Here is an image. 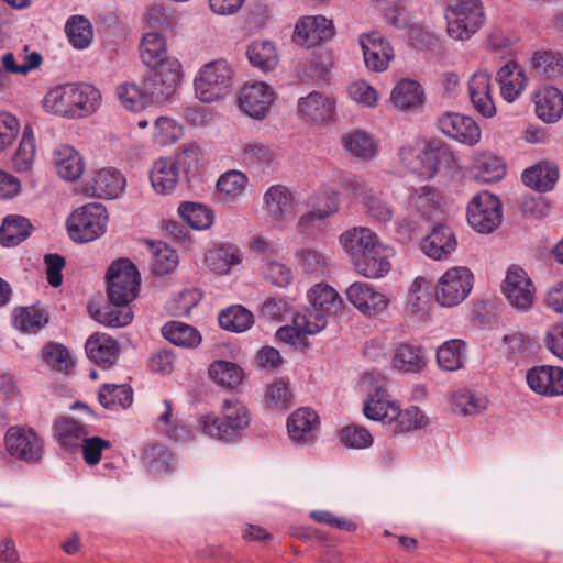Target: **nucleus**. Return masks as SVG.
Returning <instances> with one entry per match:
<instances>
[{
    "mask_svg": "<svg viewBox=\"0 0 563 563\" xmlns=\"http://www.w3.org/2000/svg\"><path fill=\"white\" fill-rule=\"evenodd\" d=\"M101 95L88 84H67L52 89L44 98V106L55 114L82 118L95 112Z\"/></svg>",
    "mask_w": 563,
    "mask_h": 563,
    "instance_id": "obj_1",
    "label": "nucleus"
},
{
    "mask_svg": "<svg viewBox=\"0 0 563 563\" xmlns=\"http://www.w3.org/2000/svg\"><path fill=\"white\" fill-rule=\"evenodd\" d=\"M401 162L413 172L432 178L441 167H450L454 156L440 141L404 145L399 151Z\"/></svg>",
    "mask_w": 563,
    "mask_h": 563,
    "instance_id": "obj_2",
    "label": "nucleus"
},
{
    "mask_svg": "<svg viewBox=\"0 0 563 563\" xmlns=\"http://www.w3.org/2000/svg\"><path fill=\"white\" fill-rule=\"evenodd\" d=\"M448 35L457 41L468 40L484 23L479 0H444Z\"/></svg>",
    "mask_w": 563,
    "mask_h": 563,
    "instance_id": "obj_3",
    "label": "nucleus"
},
{
    "mask_svg": "<svg viewBox=\"0 0 563 563\" xmlns=\"http://www.w3.org/2000/svg\"><path fill=\"white\" fill-rule=\"evenodd\" d=\"M250 421L249 412L242 402L225 400L221 417L208 415L202 418L201 423L206 433L228 442L234 440Z\"/></svg>",
    "mask_w": 563,
    "mask_h": 563,
    "instance_id": "obj_4",
    "label": "nucleus"
},
{
    "mask_svg": "<svg viewBox=\"0 0 563 563\" xmlns=\"http://www.w3.org/2000/svg\"><path fill=\"white\" fill-rule=\"evenodd\" d=\"M233 70L224 59L206 64L195 79L196 95L202 102H213L227 96L232 87Z\"/></svg>",
    "mask_w": 563,
    "mask_h": 563,
    "instance_id": "obj_5",
    "label": "nucleus"
},
{
    "mask_svg": "<svg viewBox=\"0 0 563 563\" xmlns=\"http://www.w3.org/2000/svg\"><path fill=\"white\" fill-rule=\"evenodd\" d=\"M140 284L141 275L129 260L120 258L107 271V295L112 302L130 305L137 296Z\"/></svg>",
    "mask_w": 563,
    "mask_h": 563,
    "instance_id": "obj_6",
    "label": "nucleus"
},
{
    "mask_svg": "<svg viewBox=\"0 0 563 563\" xmlns=\"http://www.w3.org/2000/svg\"><path fill=\"white\" fill-rule=\"evenodd\" d=\"M108 213L101 203H88L77 209L67 220V230L73 241L88 243L106 232Z\"/></svg>",
    "mask_w": 563,
    "mask_h": 563,
    "instance_id": "obj_7",
    "label": "nucleus"
},
{
    "mask_svg": "<svg viewBox=\"0 0 563 563\" xmlns=\"http://www.w3.org/2000/svg\"><path fill=\"white\" fill-rule=\"evenodd\" d=\"M501 219V202L495 195L482 191L468 202L467 221L477 232H493L500 225Z\"/></svg>",
    "mask_w": 563,
    "mask_h": 563,
    "instance_id": "obj_8",
    "label": "nucleus"
},
{
    "mask_svg": "<svg viewBox=\"0 0 563 563\" xmlns=\"http://www.w3.org/2000/svg\"><path fill=\"white\" fill-rule=\"evenodd\" d=\"M473 274L464 266L448 269L439 279L435 299L443 307H454L461 303L473 288Z\"/></svg>",
    "mask_w": 563,
    "mask_h": 563,
    "instance_id": "obj_9",
    "label": "nucleus"
},
{
    "mask_svg": "<svg viewBox=\"0 0 563 563\" xmlns=\"http://www.w3.org/2000/svg\"><path fill=\"white\" fill-rule=\"evenodd\" d=\"M180 78V63L177 59L165 62L161 67L151 68V73L144 78L145 93L152 102L165 101L176 91Z\"/></svg>",
    "mask_w": 563,
    "mask_h": 563,
    "instance_id": "obj_10",
    "label": "nucleus"
},
{
    "mask_svg": "<svg viewBox=\"0 0 563 563\" xmlns=\"http://www.w3.org/2000/svg\"><path fill=\"white\" fill-rule=\"evenodd\" d=\"M8 453L27 464H36L43 457V441L31 428L10 427L4 435Z\"/></svg>",
    "mask_w": 563,
    "mask_h": 563,
    "instance_id": "obj_11",
    "label": "nucleus"
},
{
    "mask_svg": "<svg viewBox=\"0 0 563 563\" xmlns=\"http://www.w3.org/2000/svg\"><path fill=\"white\" fill-rule=\"evenodd\" d=\"M503 291L509 303L518 310H528L534 299L532 282L519 266H511L508 269Z\"/></svg>",
    "mask_w": 563,
    "mask_h": 563,
    "instance_id": "obj_12",
    "label": "nucleus"
},
{
    "mask_svg": "<svg viewBox=\"0 0 563 563\" xmlns=\"http://www.w3.org/2000/svg\"><path fill=\"white\" fill-rule=\"evenodd\" d=\"M360 45L364 63L369 70L382 73L387 69L389 62L394 58V48L379 32L362 34Z\"/></svg>",
    "mask_w": 563,
    "mask_h": 563,
    "instance_id": "obj_13",
    "label": "nucleus"
},
{
    "mask_svg": "<svg viewBox=\"0 0 563 563\" xmlns=\"http://www.w3.org/2000/svg\"><path fill=\"white\" fill-rule=\"evenodd\" d=\"M349 301L364 316L373 317L382 313L389 303L388 297L376 291L369 284L356 282L346 289Z\"/></svg>",
    "mask_w": 563,
    "mask_h": 563,
    "instance_id": "obj_14",
    "label": "nucleus"
},
{
    "mask_svg": "<svg viewBox=\"0 0 563 563\" xmlns=\"http://www.w3.org/2000/svg\"><path fill=\"white\" fill-rule=\"evenodd\" d=\"M272 103L273 90L265 82L246 85L239 95L241 110L256 120L265 118Z\"/></svg>",
    "mask_w": 563,
    "mask_h": 563,
    "instance_id": "obj_15",
    "label": "nucleus"
},
{
    "mask_svg": "<svg viewBox=\"0 0 563 563\" xmlns=\"http://www.w3.org/2000/svg\"><path fill=\"white\" fill-rule=\"evenodd\" d=\"M440 131L462 143L473 145L479 141L481 130L474 120L459 113L449 112L438 120Z\"/></svg>",
    "mask_w": 563,
    "mask_h": 563,
    "instance_id": "obj_16",
    "label": "nucleus"
},
{
    "mask_svg": "<svg viewBox=\"0 0 563 563\" xmlns=\"http://www.w3.org/2000/svg\"><path fill=\"white\" fill-rule=\"evenodd\" d=\"M457 241L453 230L443 223H438L424 236L420 246L422 252L433 260H446L456 249Z\"/></svg>",
    "mask_w": 563,
    "mask_h": 563,
    "instance_id": "obj_17",
    "label": "nucleus"
},
{
    "mask_svg": "<svg viewBox=\"0 0 563 563\" xmlns=\"http://www.w3.org/2000/svg\"><path fill=\"white\" fill-rule=\"evenodd\" d=\"M389 250L377 242L363 254H357L353 265L356 272L367 278H380L390 271Z\"/></svg>",
    "mask_w": 563,
    "mask_h": 563,
    "instance_id": "obj_18",
    "label": "nucleus"
},
{
    "mask_svg": "<svg viewBox=\"0 0 563 563\" xmlns=\"http://www.w3.org/2000/svg\"><path fill=\"white\" fill-rule=\"evenodd\" d=\"M363 412L371 420L391 423L400 416V408L390 400L387 390L383 386H378L373 394H368Z\"/></svg>",
    "mask_w": 563,
    "mask_h": 563,
    "instance_id": "obj_19",
    "label": "nucleus"
},
{
    "mask_svg": "<svg viewBox=\"0 0 563 563\" xmlns=\"http://www.w3.org/2000/svg\"><path fill=\"white\" fill-rule=\"evenodd\" d=\"M496 80L499 84L503 98L511 102L523 91L527 77L516 62L509 60L499 68Z\"/></svg>",
    "mask_w": 563,
    "mask_h": 563,
    "instance_id": "obj_20",
    "label": "nucleus"
},
{
    "mask_svg": "<svg viewBox=\"0 0 563 563\" xmlns=\"http://www.w3.org/2000/svg\"><path fill=\"white\" fill-rule=\"evenodd\" d=\"M86 352L93 363L109 368L118 360L120 346L111 336L96 333L88 339Z\"/></svg>",
    "mask_w": 563,
    "mask_h": 563,
    "instance_id": "obj_21",
    "label": "nucleus"
},
{
    "mask_svg": "<svg viewBox=\"0 0 563 563\" xmlns=\"http://www.w3.org/2000/svg\"><path fill=\"white\" fill-rule=\"evenodd\" d=\"M319 416L309 408L296 410L287 421L289 437L296 442H309L314 438Z\"/></svg>",
    "mask_w": 563,
    "mask_h": 563,
    "instance_id": "obj_22",
    "label": "nucleus"
},
{
    "mask_svg": "<svg viewBox=\"0 0 563 563\" xmlns=\"http://www.w3.org/2000/svg\"><path fill=\"white\" fill-rule=\"evenodd\" d=\"M299 113L316 123H321L332 119L334 102L318 91L310 92L307 97L299 100Z\"/></svg>",
    "mask_w": 563,
    "mask_h": 563,
    "instance_id": "obj_23",
    "label": "nucleus"
},
{
    "mask_svg": "<svg viewBox=\"0 0 563 563\" xmlns=\"http://www.w3.org/2000/svg\"><path fill=\"white\" fill-rule=\"evenodd\" d=\"M91 317L108 327L120 328L129 324L133 318V312L129 305L117 303L108 299V302L95 309L92 305L88 306Z\"/></svg>",
    "mask_w": 563,
    "mask_h": 563,
    "instance_id": "obj_24",
    "label": "nucleus"
},
{
    "mask_svg": "<svg viewBox=\"0 0 563 563\" xmlns=\"http://www.w3.org/2000/svg\"><path fill=\"white\" fill-rule=\"evenodd\" d=\"M87 433L81 423L68 417H62L54 423L55 439L63 449L68 451L78 449Z\"/></svg>",
    "mask_w": 563,
    "mask_h": 563,
    "instance_id": "obj_25",
    "label": "nucleus"
},
{
    "mask_svg": "<svg viewBox=\"0 0 563 563\" xmlns=\"http://www.w3.org/2000/svg\"><path fill=\"white\" fill-rule=\"evenodd\" d=\"M54 164L57 174L65 180H75L84 172V161L71 146H62L54 151Z\"/></svg>",
    "mask_w": 563,
    "mask_h": 563,
    "instance_id": "obj_26",
    "label": "nucleus"
},
{
    "mask_svg": "<svg viewBox=\"0 0 563 563\" xmlns=\"http://www.w3.org/2000/svg\"><path fill=\"white\" fill-rule=\"evenodd\" d=\"M32 229L31 222L25 217L7 216L0 227V244L7 247L16 246L30 236Z\"/></svg>",
    "mask_w": 563,
    "mask_h": 563,
    "instance_id": "obj_27",
    "label": "nucleus"
},
{
    "mask_svg": "<svg viewBox=\"0 0 563 563\" xmlns=\"http://www.w3.org/2000/svg\"><path fill=\"white\" fill-rule=\"evenodd\" d=\"M125 186L124 177L113 168H103L96 173L91 185L92 195L100 198H117Z\"/></svg>",
    "mask_w": 563,
    "mask_h": 563,
    "instance_id": "obj_28",
    "label": "nucleus"
},
{
    "mask_svg": "<svg viewBox=\"0 0 563 563\" xmlns=\"http://www.w3.org/2000/svg\"><path fill=\"white\" fill-rule=\"evenodd\" d=\"M242 254L236 245L223 243L206 254V263L217 274H227L234 265L240 264Z\"/></svg>",
    "mask_w": 563,
    "mask_h": 563,
    "instance_id": "obj_29",
    "label": "nucleus"
},
{
    "mask_svg": "<svg viewBox=\"0 0 563 563\" xmlns=\"http://www.w3.org/2000/svg\"><path fill=\"white\" fill-rule=\"evenodd\" d=\"M559 178V170L555 166L548 163H540L530 168L525 169L521 179L522 183L539 191L545 192L551 190Z\"/></svg>",
    "mask_w": 563,
    "mask_h": 563,
    "instance_id": "obj_30",
    "label": "nucleus"
},
{
    "mask_svg": "<svg viewBox=\"0 0 563 563\" xmlns=\"http://www.w3.org/2000/svg\"><path fill=\"white\" fill-rule=\"evenodd\" d=\"M179 179V174L175 169L170 158L157 159L150 173L152 187L157 194L167 195L172 192Z\"/></svg>",
    "mask_w": 563,
    "mask_h": 563,
    "instance_id": "obj_31",
    "label": "nucleus"
},
{
    "mask_svg": "<svg viewBox=\"0 0 563 563\" xmlns=\"http://www.w3.org/2000/svg\"><path fill=\"white\" fill-rule=\"evenodd\" d=\"M377 242V236L366 228H353L340 235V243L350 255L352 263L355 261L356 253L363 254Z\"/></svg>",
    "mask_w": 563,
    "mask_h": 563,
    "instance_id": "obj_32",
    "label": "nucleus"
},
{
    "mask_svg": "<svg viewBox=\"0 0 563 563\" xmlns=\"http://www.w3.org/2000/svg\"><path fill=\"white\" fill-rule=\"evenodd\" d=\"M536 113L547 123L559 120L563 113V93L554 87L544 88L536 101Z\"/></svg>",
    "mask_w": 563,
    "mask_h": 563,
    "instance_id": "obj_33",
    "label": "nucleus"
},
{
    "mask_svg": "<svg viewBox=\"0 0 563 563\" xmlns=\"http://www.w3.org/2000/svg\"><path fill=\"white\" fill-rule=\"evenodd\" d=\"M390 100L400 110H410L421 106L423 90L419 82L404 79L393 89Z\"/></svg>",
    "mask_w": 563,
    "mask_h": 563,
    "instance_id": "obj_34",
    "label": "nucleus"
},
{
    "mask_svg": "<svg viewBox=\"0 0 563 563\" xmlns=\"http://www.w3.org/2000/svg\"><path fill=\"white\" fill-rule=\"evenodd\" d=\"M141 58L148 68L161 67V64L170 62L173 58L166 57L165 41L159 33H147L140 45Z\"/></svg>",
    "mask_w": 563,
    "mask_h": 563,
    "instance_id": "obj_35",
    "label": "nucleus"
},
{
    "mask_svg": "<svg viewBox=\"0 0 563 563\" xmlns=\"http://www.w3.org/2000/svg\"><path fill=\"white\" fill-rule=\"evenodd\" d=\"M209 376L218 384L227 388H235L244 378V371L236 363L218 360L210 364Z\"/></svg>",
    "mask_w": 563,
    "mask_h": 563,
    "instance_id": "obj_36",
    "label": "nucleus"
},
{
    "mask_svg": "<svg viewBox=\"0 0 563 563\" xmlns=\"http://www.w3.org/2000/svg\"><path fill=\"white\" fill-rule=\"evenodd\" d=\"M162 334L178 346L196 347L201 342V335L195 328L179 321L167 322L162 328Z\"/></svg>",
    "mask_w": 563,
    "mask_h": 563,
    "instance_id": "obj_37",
    "label": "nucleus"
},
{
    "mask_svg": "<svg viewBox=\"0 0 563 563\" xmlns=\"http://www.w3.org/2000/svg\"><path fill=\"white\" fill-rule=\"evenodd\" d=\"M311 307H314L329 314H334L343 308V300L330 286L318 284L308 291Z\"/></svg>",
    "mask_w": 563,
    "mask_h": 563,
    "instance_id": "obj_38",
    "label": "nucleus"
},
{
    "mask_svg": "<svg viewBox=\"0 0 563 563\" xmlns=\"http://www.w3.org/2000/svg\"><path fill=\"white\" fill-rule=\"evenodd\" d=\"M142 463L152 473H169L173 471L174 456L163 445L147 444L143 449Z\"/></svg>",
    "mask_w": 563,
    "mask_h": 563,
    "instance_id": "obj_39",
    "label": "nucleus"
},
{
    "mask_svg": "<svg viewBox=\"0 0 563 563\" xmlns=\"http://www.w3.org/2000/svg\"><path fill=\"white\" fill-rule=\"evenodd\" d=\"M98 399L102 407L110 410L128 408L133 401V390L129 385L103 384Z\"/></svg>",
    "mask_w": 563,
    "mask_h": 563,
    "instance_id": "obj_40",
    "label": "nucleus"
},
{
    "mask_svg": "<svg viewBox=\"0 0 563 563\" xmlns=\"http://www.w3.org/2000/svg\"><path fill=\"white\" fill-rule=\"evenodd\" d=\"M443 201L439 190L433 186H422L415 189L409 197V207L422 217H428L432 211L437 210Z\"/></svg>",
    "mask_w": 563,
    "mask_h": 563,
    "instance_id": "obj_41",
    "label": "nucleus"
},
{
    "mask_svg": "<svg viewBox=\"0 0 563 563\" xmlns=\"http://www.w3.org/2000/svg\"><path fill=\"white\" fill-rule=\"evenodd\" d=\"M219 325L227 331L244 332L254 322L253 314L242 306H232L219 313Z\"/></svg>",
    "mask_w": 563,
    "mask_h": 563,
    "instance_id": "obj_42",
    "label": "nucleus"
},
{
    "mask_svg": "<svg viewBox=\"0 0 563 563\" xmlns=\"http://www.w3.org/2000/svg\"><path fill=\"white\" fill-rule=\"evenodd\" d=\"M180 218L195 230H205L210 228L213 222V211L205 205L197 202H183L178 208Z\"/></svg>",
    "mask_w": 563,
    "mask_h": 563,
    "instance_id": "obj_43",
    "label": "nucleus"
},
{
    "mask_svg": "<svg viewBox=\"0 0 563 563\" xmlns=\"http://www.w3.org/2000/svg\"><path fill=\"white\" fill-rule=\"evenodd\" d=\"M465 343L462 340H450L443 343L437 351L439 366L448 372H453L463 366Z\"/></svg>",
    "mask_w": 563,
    "mask_h": 563,
    "instance_id": "obj_44",
    "label": "nucleus"
},
{
    "mask_svg": "<svg viewBox=\"0 0 563 563\" xmlns=\"http://www.w3.org/2000/svg\"><path fill=\"white\" fill-rule=\"evenodd\" d=\"M264 198L266 208L275 220H282L286 212L291 209V192L282 185L269 187Z\"/></svg>",
    "mask_w": 563,
    "mask_h": 563,
    "instance_id": "obj_45",
    "label": "nucleus"
},
{
    "mask_svg": "<svg viewBox=\"0 0 563 563\" xmlns=\"http://www.w3.org/2000/svg\"><path fill=\"white\" fill-rule=\"evenodd\" d=\"M71 45L78 49L90 45L93 36L91 23L82 15L71 16L65 27Z\"/></svg>",
    "mask_w": 563,
    "mask_h": 563,
    "instance_id": "obj_46",
    "label": "nucleus"
},
{
    "mask_svg": "<svg viewBox=\"0 0 563 563\" xmlns=\"http://www.w3.org/2000/svg\"><path fill=\"white\" fill-rule=\"evenodd\" d=\"M246 55L249 62L263 71L273 69L277 64V56L273 43L268 41L253 42L249 45Z\"/></svg>",
    "mask_w": 563,
    "mask_h": 563,
    "instance_id": "obj_47",
    "label": "nucleus"
},
{
    "mask_svg": "<svg viewBox=\"0 0 563 563\" xmlns=\"http://www.w3.org/2000/svg\"><path fill=\"white\" fill-rule=\"evenodd\" d=\"M393 363L395 368L405 373H416L424 366L420 350L412 344H401L396 349Z\"/></svg>",
    "mask_w": 563,
    "mask_h": 563,
    "instance_id": "obj_48",
    "label": "nucleus"
},
{
    "mask_svg": "<svg viewBox=\"0 0 563 563\" xmlns=\"http://www.w3.org/2000/svg\"><path fill=\"white\" fill-rule=\"evenodd\" d=\"M35 156V139L32 129L27 125L23 130V134L18 150L12 158L13 165L18 172H26L31 168Z\"/></svg>",
    "mask_w": 563,
    "mask_h": 563,
    "instance_id": "obj_49",
    "label": "nucleus"
},
{
    "mask_svg": "<svg viewBox=\"0 0 563 563\" xmlns=\"http://www.w3.org/2000/svg\"><path fill=\"white\" fill-rule=\"evenodd\" d=\"M344 147L355 157L372 158L376 152L373 139L365 132L355 131L343 137Z\"/></svg>",
    "mask_w": 563,
    "mask_h": 563,
    "instance_id": "obj_50",
    "label": "nucleus"
},
{
    "mask_svg": "<svg viewBox=\"0 0 563 563\" xmlns=\"http://www.w3.org/2000/svg\"><path fill=\"white\" fill-rule=\"evenodd\" d=\"M118 96L121 103L129 110H142L148 102H152L147 93H145L144 86L135 84L121 85L118 88Z\"/></svg>",
    "mask_w": 563,
    "mask_h": 563,
    "instance_id": "obj_51",
    "label": "nucleus"
},
{
    "mask_svg": "<svg viewBox=\"0 0 563 563\" xmlns=\"http://www.w3.org/2000/svg\"><path fill=\"white\" fill-rule=\"evenodd\" d=\"M324 311H321L314 307L307 309L305 313H298L294 316L292 323L297 329L308 333L310 335L319 333L327 327V318Z\"/></svg>",
    "mask_w": 563,
    "mask_h": 563,
    "instance_id": "obj_52",
    "label": "nucleus"
},
{
    "mask_svg": "<svg viewBox=\"0 0 563 563\" xmlns=\"http://www.w3.org/2000/svg\"><path fill=\"white\" fill-rule=\"evenodd\" d=\"M47 322V318L41 309L35 307H22L14 311V327L22 331L37 330Z\"/></svg>",
    "mask_w": 563,
    "mask_h": 563,
    "instance_id": "obj_53",
    "label": "nucleus"
},
{
    "mask_svg": "<svg viewBox=\"0 0 563 563\" xmlns=\"http://www.w3.org/2000/svg\"><path fill=\"white\" fill-rule=\"evenodd\" d=\"M532 68L539 77L550 78L562 74L563 63L551 52H537L532 57Z\"/></svg>",
    "mask_w": 563,
    "mask_h": 563,
    "instance_id": "obj_54",
    "label": "nucleus"
},
{
    "mask_svg": "<svg viewBox=\"0 0 563 563\" xmlns=\"http://www.w3.org/2000/svg\"><path fill=\"white\" fill-rule=\"evenodd\" d=\"M453 409L464 416L478 413L486 408L487 399L474 395L471 390H460L453 396Z\"/></svg>",
    "mask_w": 563,
    "mask_h": 563,
    "instance_id": "obj_55",
    "label": "nucleus"
},
{
    "mask_svg": "<svg viewBox=\"0 0 563 563\" xmlns=\"http://www.w3.org/2000/svg\"><path fill=\"white\" fill-rule=\"evenodd\" d=\"M518 208L527 219L541 220L549 214L550 205L541 196L523 195L518 202Z\"/></svg>",
    "mask_w": 563,
    "mask_h": 563,
    "instance_id": "obj_56",
    "label": "nucleus"
},
{
    "mask_svg": "<svg viewBox=\"0 0 563 563\" xmlns=\"http://www.w3.org/2000/svg\"><path fill=\"white\" fill-rule=\"evenodd\" d=\"M172 162L175 164L177 173L179 174V169H181L187 180H189L191 177L197 175L199 169V148L194 145L184 147L183 151L177 154L176 158L174 161L172 159Z\"/></svg>",
    "mask_w": 563,
    "mask_h": 563,
    "instance_id": "obj_57",
    "label": "nucleus"
},
{
    "mask_svg": "<svg viewBox=\"0 0 563 563\" xmlns=\"http://www.w3.org/2000/svg\"><path fill=\"white\" fill-rule=\"evenodd\" d=\"M44 360L54 369L67 372L74 364L68 350L58 343H49L44 347Z\"/></svg>",
    "mask_w": 563,
    "mask_h": 563,
    "instance_id": "obj_58",
    "label": "nucleus"
},
{
    "mask_svg": "<svg viewBox=\"0 0 563 563\" xmlns=\"http://www.w3.org/2000/svg\"><path fill=\"white\" fill-rule=\"evenodd\" d=\"M340 440L347 448L364 449L373 443V437L369 431L361 426L350 424L344 427L340 433Z\"/></svg>",
    "mask_w": 563,
    "mask_h": 563,
    "instance_id": "obj_59",
    "label": "nucleus"
},
{
    "mask_svg": "<svg viewBox=\"0 0 563 563\" xmlns=\"http://www.w3.org/2000/svg\"><path fill=\"white\" fill-rule=\"evenodd\" d=\"M296 256L302 269L309 274L322 273L327 266L325 256L314 247H301Z\"/></svg>",
    "mask_w": 563,
    "mask_h": 563,
    "instance_id": "obj_60",
    "label": "nucleus"
},
{
    "mask_svg": "<svg viewBox=\"0 0 563 563\" xmlns=\"http://www.w3.org/2000/svg\"><path fill=\"white\" fill-rule=\"evenodd\" d=\"M294 41L300 45L312 47L322 42L318 34L317 16L306 18L295 27Z\"/></svg>",
    "mask_w": 563,
    "mask_h": 563,
    "instance_id": "obj_61",
    "label": "nucleus"
},
{
    "mask_svg": "<svg viewBox=\"0 0 563 563\" xmlns=\"http://www.w3.org/2000/svg\"><path fill=\"white\" fill-rule=\"evenodd\" d=\"M266 402L272 409H285L291 406V394L284 379H278L267 387Z\"/></svg>",
    "mask_w": 563,
    "mask_h": 563,
    "instance_id": "obj_62",
    "label": "nucleus"
},
{
    "mask_svg": "<svg viewBox=\"0 0 563 563\" xmlns=\"http://www.w3.org/2000/svg\"><path fill=\"white\" fill-rule=\"evenodd\" d=\"M178 263L176 251L169 249L166 244L159 247L153 256L151 268L154 275L163 276L175 269Z\"/></svg>",
    "mask_w": 563,
    "mask_h": 563,
    "instance_id": "obj_63",
    "label": "nucleus"
},
{
    "mask_svg": "<svg viewBox=\"0 0 563 563\" xmlns=\"http://www.w3.org/2000/svg\"><path fill=\"white\" fill-rule=\"evenodd\" d=\"M363 203L366 212L373 219L379 222H388L393 218V210L386 201L372 190L365 192Z\"/></svg>",
    "mask_w": 563,
    "mask_h": 563,
    "instance_id": "obj_64",
    "label": "nucleus"
}]
</instances>
